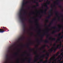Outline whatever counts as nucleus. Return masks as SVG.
Returning <instances> with one entry per match:
<instances>
[{"label":"nucleus","instance_id":"37998d69","mask_svg":"<svg viewBox=\"0 0 63 63\" xmlns=\"http://www.w3.org/2000/svg\"><path fill=\"white\" fill-rule=\"evenodd\" d=\"M54 47H55L56 46V43H55L53 45Z\"/></svg>","mask_w":63,"mask_h":63},{"label":"nucleus","instance_id":"0eeeda50","mask_svg":"<svg viewBox=\"0 0 63 63\" xmlns=\"http://www.w3.org/2000/svg\"><path fill=\"white\" fill-rule=\"evenodd\" d=\"M55 55H54L53 57L50 58V60H53V61H55L56 60V59H55Z\"/></svg>","mask_w":63,"mask_h":63},{"label":"nucleus","instance_id":"09e8293b","mask_svg":"<svg viewBox=\"0 0 63 63\" xmlns=\"http://www.w3.org/2000/svg\"><path fill=\"white\" fill-rule=\"evenodd\" d=\"M47 47H48V48H49L50 47H49V46H48V45H47Z\"/></svg>","mask_w":63,"mask_h":63},{"label":"nucleus","instance_id":"79ce46f5","mask_svg":"<svg viewBox=\"0 0 63 63\" xmlns=\"http://www.w3.org/2000/svg\"><path fill=\"white\" fill-rule=\"evenodd\" d=\"M43 0H39V2H42V1H43Z\"/></svg>","mask_w":63,"mask_h":63},{"label":"nucleus","instance_id":"bf43d9fd","mask_svg":"<svg viewBox=\"0 0 63 63\" xmlns=\"http://www.w3.org/2000/svg\"><path fill=\"white\" fill-rule=\"evenodd\" d=\"M33 7V8H36V7L35 6H34Z\"/></svg>","mask_w":63,"mask_h":63},{"label":"nucleus","instance_id":"cd10ccee","mask_svg":"<svg viewBox=\"0 0 63 63\" xmlns=\"http://www.w3.org/2000/svg\"><path fill=\"white\" fill-rule=\"evenodd\" d=\"M31 58H29L28 61L29 62V63H31Z\"/></svg>","mask_w":63,"mask_h":63},{"label":"nucleus","instance_id":"2f4dec72","mask_svg":"<svg viewBox=\"0 0 63 63\" xmlns=\"http://www.w3.org/2000/svg\"><path fill=\"white\" fill-rule=\"evenodd\" d=\"M36 4H37L36 5V7H38V6H39V4H38V2H36Z\"/></svg>","mask_w":63,"mask_h":63},{"label":"nucleus","instance_id":"473e14b6","mask_svg":"<svg viewBox=\"0 0 63 63\" xmlns=\"http://www.w3.org/2000/svg\"><path fill=\"white\" fill-rule=\"evenodd\" d=\"M61 55H62L63 56V53H62L61 54V55H59V57H61Z\"/></svg>","mask_w":63,"mask_h":63},{"label":"nucleus","instance_id":"680f3d73","mask_svg":"<svg viewBox=\"0 0 63 63\" xmlns=\"http://www.w3.org/2000/svg\"><path fill=\"white\" fill-rule=\"evenodd\" d=\"M21 50V49H19V51H20Z\"/></svg>","mask_w":63,"mask_h":63},{"label":"nucleus","instance_id":"2eb2a0df","mask_svg":"<svg viewBox=\"0 0 63 63\" xmlns=\"http://www.w3.org/2000/svg\"><path fill=\"white\" fill-rule=\"evenodd\" d=\"M61 34V33H60L58 35L59 36V37H60V39H63V35H62L61 36H60Z\"/></svg>","mask_w":63,"mask_h":63},{"label":"nucleus","instance_id":"4c0bfd02","mask_svg":"<svg viewBox=\"0 0 63 63\" xmlns=\"http://www.w3.org/2000/svg\"><path fill=\"white\" fill-rule=\"evenodd\" d=\"M33 53L34 54H37V51H35V52H34Z\"/></svg>","mask_w":63,"mask_h":63},{"label":"nucleus","instance_id":"3c124183","mask_svg":"<svg viewBox=\"0 0 63 63\" xmlns=\"http://www.w3.org/2000/svg\"><path fill=\"white\" fill-rule=\"evenodd\" d=\"M25 2V3H26V4L27 3H28V2L27 1H26Z\"/></svg>","mask_w":63,"mask_h":63},{"label":"nucleus","instance_id":"603ef678","mask_svg":"<svg viewBox=\"0 0 63 63\" xmlns=\"http://www.w3.org/2000/svg\"><path fill=\"white\" fill-rule=\"evenodd\" d=\"M31 55L30 54H28L27 55V56H30Z\"/></svg>","mask_w":63,"mask_h":63},{"label":"nucleus","instance_id":"f03ea898","mask_svg":"<svg viewBox=\"0 0 63 63\" xmlns=\"http://www.w3.org/2000/svg\"><path fill=\"white\" fill-rule=\"evenodd\" d=\"M49 30V29H47V30L46 32L45 33H44L43 34L41 35V39L40 40L41 42H43V37H44V36H45V34H47V37L49 36V35H48V34H48V31Z\"/></svg>","mask_w":63,"mask_h":63},{"label":"nucleus","instance_id":"b1692460","mask_svg":"<svg viewBox=\"0 0 63 63\" xmlns=\"http://www.w3.org/2000/svg\"><path fill=\"white\" fill-rule=\"evenodd\" d=\"M44 42L45 43H49V41L47 40H46L44 41Z\"/></svg>","mask_w":63,"mask_h":63},{"label":"nucleus","instance_id":"a19ab883","mask_svg":"<svg viewBox=\"0 0 63 63\" xmlns=\"http://www.w3.org/2000/svg\"><path fill=\"white\" fill-rule=\"evenodd\" d=\"M59 63H63V61H62L59 62Z\"/></svg>","mask_w":63,"mask_h":63},{"label":"nucleus","instance_id":"72a5a7b5","mask_svg":"<svg viewBox=\"0 0 63 63\" xmlns=\"http://www.w3.org/2000/svg\"><path fill=\"white\" fill-rule=\"evenodd\" d=\"M46 47V45H44L43 47H42V48H43H43H44V47Z\"/></svg>","mask_w":63,"mask_h":63},{"label":"nucleus","instance_id":"49530a36","mask_svg":"<svg viewBox=\"0 0 63 63\" xmlns=\"http://www.w3.org/2000/svg\"><path fill=\"white\" fill-rule=\"evenodd\" d=\"M57 40L58 41H60V38H59L57 39Z\"/></svg>","mask_w":63,"mask_h":63},{"label":"nucleus","instance_id":"1a4fd4ad","mask_svg":"<svg viewBox=\"0 0 63 63\" xmlns=\"http://www.w3.org/2000/svg\"><path fill=\"white\" fill-rule=\"evenodd\" d=\"M21 22H22L23 24V28H26V25H25V24L24 22V21H23V19H22V20H21Z\"/></svg>","mask_w":63,"mask_h":63},{"label":"nucleus","instance_id":"c85d7f7f","mask_svg":"<svg viewBox=\"0 0 63 63\" xmlns=\"http://www.w3.org/2000/svg\"><path fill=\"white\" fill-rule=\"evenodd\" d=\"M45 7H46V8L47 9H48V7H47V4L45 6Z\"/></svg>","mask_w":63,"mask_h":63},{"label":"nucleus","instance_id":"39448f33","mask_svg":"<svg viewBox=\"0 0 63 63\" xmlns=\"http://www.w3.org/2000/svg\"><path fill=\"white\" fill-rule=\"evenodd\" d=\"M22 12L20 11V13H19V16H20V18L21 20H22V19H24L25 20H26L27 19H26L24 18L23 19H22Z\"/></svg>","mask_w":63,"mask_h":63},{"label":"nucleus","instance_id":"a211bd4d","mask_svg":"<svg viewBox=\"0 0 63 63\" xmlns=\"http://www.w3.org/2000/svg\"><path fill=\"white\" fill-rule=\"evenodd\" d=\"M24 39V37H21L18 40L19 41H20Z\"/></svg>","mask_w":63,"mask_h":63},{"label":"nucleus","instance_id":"20e7f679","mask_svg":"<svg viewBox=\"0 0 63 63\" xmlns=\"http://www.w3.org/2000/svg\"><path fill=\"white\" fill-rule=\"evenodd\" d=\"M58 26L59 27L58 28V30L53 31L52 33V34H53L55 33V32H56L57 31H58V32H59V31H60V30H61V26L59 25H58Z\"/></svg>","mask_w":63,"mask_h":63},{"label":"nucleus","instance_id":"de8ad7c7","mask_svg":"<svg viewBox=\"0 0 63 63\" xmlns=\"http://www.w3.org/2000/svg\"><path fill=\"white\" fill-rule=\"evenodd\" d=\"M51 60H50V61H48V62H49V63H51Z\"/></svg>","mask_w":63,"mask_h":63},{"label":"nucleus","instance_id":"f257e3e1","mask_svg":"<svg viewBox=\"0 0 63 63\" xmlns=\"http://www.w3.org/2000/svg\"><path fill=\"white\" fill-rule=\"evenodd\" d=\"M11 50L12 53L11 58H13L15 56V63H16V42L14 43L13 45H12L11 46H10L8 47V50L7 51L8 54H6L5 56L6 60V61H5L3 63H7L8 60L10 59V58L9 57L8 54L11 53Z\"/></svg>","mask_w":63,"mask_h":63},{"label":"nucleus","instance_id":"ea45409f","mask_svg":"<svg viewBox=\"0 0 63 63\" xmlns=\"http://www.w3.org/2000/svg\"><path fill=\"white\" fill-rule=\"evenodd\" d=\"M59 18L58 19V20L59 21H60V17L59 16L58 17Z\"/></svg>","mask_w":63,"mask_h":63},{"label":"nucleus","instance_id":"5fc2aeb1","mask_svg":"<svg viewBox=\"0 0 63 63\" xmlns=\"http://www.w3.org/2000/svg\"><path fill=\"white\" fill-rule=\"evenodd\" d=\"M31 34L32 35H33V33H31Z\"/></svg>","mask_w":63,"mask_h":63},{"label":"nucleus","instance_id":"ddd939ff","mask_svg":"<svg viewBox=\"0 0 63 63\" xmlns=\"http://www.w3.org/2000/svg\"><path fill=\"white\" fill-rule=\"evenodd\" d=\"M47 9H45L44 10V11H42L41 12L42 13H44L45 15H47Z\"/></svg>","mask_w":63,"mask_h":63},{"label":"nucleus","instance_id":"052dcab7","mask_svg":"<svg viewBox=\"0 0 63 63\" xmlns=\"http://www.w3.org/2000/svg\"><path fill=\"white\" fill-rule=\"evenodd\" d=\"M38 19H36V21H38Z\"/></svg>","mask_w":63,"mask_h":63},{"label":"nucleus","instance_id":"f8f14e48","mask_svg":"<svg viewBox=\"0 0 63 63\" xmlns=\"http://www.w3.org/2000/svg\"><path fill=\"white\" fill-rule=\"evenodd\" d=\"M55 19H56V18H54L53 19L52 21L51 22V23L48 26H49V27H50V25H51V24H52V23H53V21H54L55 20Z\"/></svg>","mask_w":63,"mask_h":63},{"label":"nucleus","instance_id":"5701e85b","mask_svg":"<svg viewBox=\"0 0 63 63\" xmlns=\"http://www.w3.org/2000/svg\"><path fill=\"white\" fill-rule=\"evenodd\" d=\"M49 39V40H50V39H51L52 40V41H55V40H56L55 38H50Z\"/></svg>","mask_w":63,"mask_h":63},{"label":"nucleus","instance_id":"e2e57ef3","mask_svg":"<svg viewBox=\"0 0 63 63\" xmlns=\"http://www.w3.org/2000/svg\"><path fill=\"white\" fill-rule=\"evenodd\" d=\"M35 47L36 48H37L38 47V46H36V47Z\"/></svg>","mask_w":63,"mask_h":63},{"label":"nucleus","instance_id":"6ab92c4d","mask_svg":"<svg viewBox=\"0 0 63 63\" xmlns=\"http://www.w3.org/2000/svg\"><path fill=\"white\" fill-rule=\"evenodd\" d=\"M39 59V58H36V59L33 62H34V63H35V62H36L37 61H38V60Z\"/></svg>","mask_w":63,"mask_h":63},{"label":"nucleus","instance_id":"8fccbe9b","mask_svg":"<svg viewBox=\"0 0 63 63\" xmlns=\"http://www.w3.org/2000/svg\"><path fill=\"white\" fill-rule=\"evenodd\" d=\"M37 41H38V43H40V41H39V39H37Z\"/></svg>","mask_w":63,"mask_h":63},{"label":"nucleus","instance_id":"864d4df0","mask_svg":"<svg viewBox=\"0 0 63 63\" xmlns=\"http://www.w3.org/2000/svg\"><path fill=\"white\" fill-rule=\"evenodd\" d=\"M59 54V52H58L57 53V54L58 55V54Z\"/></svg>","mask_w":63,"mask_h":63},{"label":"nucleus","instance_id":"412c9836","mask_svg":"<svg viewBox=\"0 0 63 63\" xmlns=\"http://www.w3.org/2000/svg\"><path fill=\"white\" fill-rule=\"evenodd\" d=\"M63 57H61L60 58V57H59V58H60V60H58V62H60V61H61V60H62V58H63Z\"/></svg>","mask_w":63,"mask_h":63},{"label":"nucleus","instance_id":"13d9d810","mask_svg":"<svg viewBox=\"0 0 63 63\" xmlns=\"http://www.w3.org/2000/svg\"><path fill=\"white\" fill-rule=\"evenodd\" d=\"M55 55V56H56V57L58 55L57 54H56V55Z\"/></svg>","mask_w":63,"mask_h":63},{"label":"nucleus","instance_id":"a878e982","mask_svg":"<svg viewBox=\"0 0 63 63\" xmlns=\"http://www.w3.org/2000/svg\"><path fill=\"white\" fill-rule=\"evenodd\" d=\"M51 9L50 10V11L51 12V11H52V10L53 9V5H52L51 6Z\"/></svg>","mask_w":63,"mask_h":63},{"label":"nucleus","instance_id":"c9c22d12","mask_svg":"<svg viewBox=\"0 0 63 63\" xmlns=\"http://www.w3.org/2000/svg\"><path fill=\"white\" fill-rule=\"evenodd\" d=\"M42 16H43V15H41V16H39L38 17L39 18L41 19V18H42Z\"/></svg>","mask_w":63,"mask_h":63},{"label":"nucleus","instance_id":"4d7b16f0","mask_svg":"<svg viewBox=\"0 0 63 63\" xmlns=\"http://www.w3.org/2000/svg\"><path fill=\"white\" fill-rule=\"evenodd\" d=\"M47 22H48V20H46Z\"/></svg>","mask_w":63,"mask_h":63},{"label":"nucleus","instance_id":"e433bc0d","mask_svg":"<svg viewBox=\"0 0 63 63\" xmlns=\"http://www.w3.org/2000/svg\"><path fill=\"white\" fill-rule=\"evenodd\" d=\"M46 52H47V51H46V50H45L44 51H43L42 52L43 53H45V52H46Z\"/></svg>","mask_w":63,"mask_h":63},{"label":"nucleus","instance_id":"4be33fe9","mask_svg":"<svg viewBox=\"0 0 63 63\" xmlns=\"http://www.w3.org/2000/svg\"><path fill=\"white\" fill-rule=\"evenodd\" d=\"M24 8V7H23V6H22L21 9H20V12H22V11H23Z\"/></svg>","mask_w":63,"mask_h":63},{"label":"nucleus","instance_id":"58836bf2","mask_svg":"<svg viewBox=\"0 0 63 63\" xmlns=\"http://www.w3.org/2000/svg\"><path fill=\"white\" fill-rule=\"evenodd\" d=\"M50 1H48L47 3V4H48V5H49V4H50Z\"/></svg>","mask_w":63,"mask_h":63},{"label":"nucleus","instance_id":"7ed1b4c3","mask_svg":"<svg viewBox=\"0 0 63 63\" xmlns=\"http://www.w3.org/2000/svg\"><path fill=\"white\" fill-rule=\"evenodd\" d=\"M3 28L2 29H0V33H3L6 31V30H8L6 28L4 27H2Z\"/></svg>","mask_w":63,"mask_h":63},{"label":"nucleus","instance_id":"6e6d98bb","mask_svg":"<svg viewBox=\"0 0 63 63\" xmlns=\"http://www.w3.org/2000/svg\"><path fill=\"white\" fill-rule=\"evenodd\" d=\"M30 22L31 23H32V21H31V20H30Z\"/></svg>","mask_w":63,"mask_h":63},{"label":"nucleus","instance_id":"69168bd1","mask_svg":"<svg viewBox=\"0 0 63 63\" xmlns=\"http://www.w3.org/2000/svg\"><path fill=\"white\" fill-rule=\"evenodd\" d=\"M55 37H57V35H55Z\"/></svg>","mask_w":63,"mask_h":63},{"label":"nucleus","instance_id":"338daca9","mask_svg":"<svg viewBox=\"0 0 63 63\" xmlns=\"http://www.w3.org/2000/svg\"><path fill=\"white\" fill-rule=\"evenodd\" d=\"M40 32H41V30H40L39 31V33H40Z\"/></svg>","mask_w":63,"mask_h":63},{"label":"nucleus","instance_id":"a18cd8bd","mask_svg":"<svg viewBox=\"0 0 63 63\" xmlns=\"http://www.w3.org/2000/svg\"><path fill=\"white\" fill-rule=\"evenodd\" d=\"M36 0H34V1L33 2V3H36Z\"/></svg>","mask_w":63,"mask_h":63},{"label":"nucleus","instance_id":"4468645a","mask_svg":"<svg viewBox=\"0 0 63 63\" xmlns=\"http://www.w3.org/2000/svg\"><path fill=\"white\" fill-rule=\"evenodd\" d=\"M27 46L28 48H29V49H30V50H31V51L32 50H34L33 49H31L30 48V47H29V44H27Z\"/></svg>","mask_w":63,"mask_h":63},{"label":"nucleus","instance_id":"f3484780","mask_svg":"<svg viewBox=\"0 0 63 63\" xmlns=\"http://www.w3.org/2000/svg\"><path fill=\"white\" fill-rule=\"evenodd\" d=\"M26 0H23V3L22 4V6H24V5H25L26 4V3L25 2H26V1H25Z\"/></svg>","mask_w":63,"mask_h":63},{"label":"nucleus","instance_id":"0e129e2a","mask_svg":"<svg viewBox=\"0 0 63 63\" xmlns=\"http://www.w3.org/2000/svg\"><path fill=\"white\" fill-rule=\"evenodd\" d=\"M25 45H23V46H22V47H24Z\"/></svg>","mask_w":63,"mask_h":63},{"label":"nucleus","instance_id":"f704fd0d","mask_svg":"<svg viewBox=\"0 0 63 63\" xmlns=\"http://www.w3.org/2000/svg\"><path fill=\"white\" fill-rule=\"evenodd\" d=\"M52 28L53 29H56V27H52Z\"/></svg>","mask_w":63,"mask_h":63},{"label":"nucleus","instance_id":"7c9ffc66","mask_svg":"<svg viewBox=\"0 0 63 63\" xmlns=\"http://www.w3.org/2000/svg\"><path fill=\"white\" fill-rule=\"evenodd\" d=\"M36 24L37 26V28H39V24L38 23V22H37L36 23Z\"/></svg>","mask_w":63,"mask_h":63},{"label":"nucleus","instance_id":"aec40b11","mask_svg":"<svg viewBox=\"0 0 63 63\" xmlns=\"http://www.w3.org/2000/svg\"><path fill=\"white\" fill-rule=\"evenodd\" d=\"M53 47H52L51 48L49 49V52H50V53H52V52L53 51Z\"/></svg>","mask_w":63,"mask_h":63},{"label":"nucleus","instance_id":"9d476101","mask_svg":"<svg viewBox=\"0 0 63 63\" xmlns=\"http://www.w3.org/2000/svg\"><path fill=\"white\" fill-rule=\"evenodd\" d=\"M48 58V57H47L46 58V61H44V62L43 61V60H41L40 61V62H43V63H47V62L48 61L47 60V59Z\"/></svg>","mask_w":63,"mask_h":63},{"label":"nucleus","instance_id":"774afa93","mask_svg":"<svg viewBox=\"0 0 63 63\" xmlns=\"http://www.w3.org/2000/svg\"><path fill=\"white\" fill-rule=\"evenodd\" d=\"M45 26L46 27H47V25H46Z\"/></svg>","mask_w":63,"mask_h":63},{"label":"nucleus","instance_id":"bb28decb","mask_svg":"<svg viewBox=\"0 0 63 63\" xmlns=\"http://www.w3.org/2000/svg\"><path fill=\"white\" fill-rule=\"evenodd\" d=\"M55 13L56 16H57L58 14H59V13H58V12L57 11H55Z\"/></svg>","mask_w":63,"mask_h":63},{"label":"nucleus","instance_id":"dca6fc26","mask_svg":"<svg viewBox=\"0 0 63 63\" xmlns=\"http://www.w3.org/2000/svg\"><path fill=\"white\" fill-rule=\"evenodd\" d=\"M62 47V44H60L59 45H58L57 47H58L59 49H60L61 47Z\"/></svg>","mask_w":63,"mask_h":63},{"label":"nucleus","instance_id":"c756f323","mask_svg":"<svg viewBox=\"0 0 63 63\" xmlns=\"http://www.w3.org/2000/svg\"><path fill=\"white\" fill-rule=\"evenodd\" d=\"M23 30L24 32H25L26 30V28H23Z\"/></svg>","mask_w":63,"mask_h":63},{"label":"nucleus","instance_id":"9b49d317","mask_svg":"<svg viewBox=\"0 0 63 63\" xmlns=\"http://www.w3.org/2000/svg\"><path fill=\"white\" fill-rule=\"evenodd\" d=\"M49 13L50 14L49 15V16H48L47 17V19H48V18H50V17H51V16L52 15V14H53V13H51V12H49Z\"/></svg>","mask_w":63,"mask_h":63},{"label":"nucleus","instance_id":"423d86ee","mask_svg":"<svg viewBox=\"0 0 63 63\" xmlns=\"http://www.w3.org/2000/svg\"><path fill=\"white\" fill-rule=\"evenodd\" d=\"M56 1L57 2L56 3V4L57 5H59V7L61 8H62V6L61 5H59V0H57Z\"/></svg>","mask_w":63,"mask_h":63},{"label":"nucleus","instance_id":"393cba45","mask_svg":"<svg viewBox=\"0 0 63 63\" xmlns=\"http://www.w3.org/2000/svg\"><path fill=\"white\" fill-rule=\"evenodd\" d=\"M58 48H58V47H56L54 49V52H55V51H56V50H57Z\"/></svg>","mask_w":63,"mask_h":63},{"label":"nucleus","instance_id":"c03bdc74","mask_svg":"<svg viewBox=\"0 0 63 63\" xmlns=\"http://www.w3.org/2000/svg\"><path fill=\"white\" fill-rule=\"evenodd\" d=\"M61 15H62V17H63V15L62 14V13L61 14Z\"/></svg>","mask_w":63,"mask_h":63},{"label":"nucleus","instance_id":"6e6552de","mask_svg":"<svg viewBox=\"0 0 63 63\" xmlns=\"http://www.w3.org/2000/svg\"><path fill=\"white\" fill-rule=\"evenodd\" d=\"M49 53H47L46 55L43 54L42 56L41 57V58H44V57L46 56H47V57H49Z\"/></svg>","mask_w":63,"mask_h":63}]
</instances>
